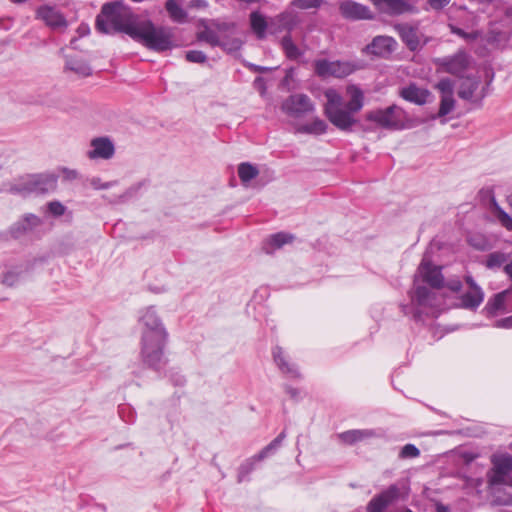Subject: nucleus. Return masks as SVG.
<instances>
[{
	"label": "nucleus",
	"mask_w": 512,
	"mask_h": 512,
	"mask_svg": "<svg viewBox=\"0 0 512 512\" xmlns=\"http://www.w3.org/2000/svg\"><path fill=\"white\" fill-rule=\"evenodd\" d=\"M350 100L344 105L342 96L335 89H327L324 93L327 100L324 114L328 120L339 130L351 132L358 122L355 114L363 107V92L351 85L347 88Z\"/></svg>",
	"instance_id": "obj_1"
},
{
	"label": "nucleus",
	"mask_w": 512,
	"mask_h": 512,
	"mask_svg": "<svg viewBox=\"0 0 512 512\" xmlns=\"http://www.w3.org/2000/svg\"><path fill=\"white\" fill-rule=\"evenodd\" d=\"M141 356L149 367L158 368L167 339V332L153 307L145 309L140 317Z\"/></svg>",
	"instance_id": "obj_2"
},
{
	"label": "nucleus",
	"mask_w": 512,
	"mask_h": 512,
	"mask_svg": "<svg viewBox=\"0 0 512 512\" xmlns=\"http://www.w3.org/2000/svg\"><path fill=\"white\" fill-rule=\"evenodd\" d=\"M140 21L123 1H113L102 6L101 14L96 18V28L105 34L123 32L131 38Z\"/></svg>",
	"instance_id": "obj_3"
},
{
	"label": "nucleus",
	"mask_w": 512,
	"mask_h": 512,
	"mask_svg": "<svg viewBox=\"0 0 512 512\" xmlns=\"http://www.w3.org/2000/svg\"><path fill=\"white\" fill-rule=\"evenodd\" d=\"M58 177L54 174H28L5 185L4 191L26 197L31 194H45L54 191Z\"/></svg>",
	"instance_id": "obj_4"
},
{
	"label": "nucleus",
	"mask_w": 512,
	"mask_h": 512,
	"mask_svg": "<svg viewBox=\"0 0 512 512\" xmlns=\"http://www.w3.org/2000/svg\"><path fill=\"white\" fill-rule=\"evenodd\" d=\"M134 40L142 43L150 50L163 52L173 47V34L170 28L156 27L151 21H140Z\"/></svg>",
	"instance_id": "obj_5"
},
{
	"label": "nucleus",
	"mask_w": 512,
	"mask_h": 512,
	"mask_svg": "<svg viewBox=\"0 0 512 512\" xmlns=\"http://www.w3.org/2000/svg\"><path fill=\"white\" fill-rule=\"evenodd\" d=\"M366 119L377 123L385 129L400 130L405 128L408 119L406 112L397 105H391L385 109L370 111Z\"/></svg>",
	"instance_id": "obj_6"
},
{
	"label": "nucleus",
	"mask_w": 512,
	"mask_h": 512,
	"mask_svg": "<svg viewBox=\"0 0 512 512\" xmlns=\"http://www.w3.org/2000/svg\"><path fill=\"white\" fill-rule=\"evenodd\" d=\"M471 61V56L465 50H458L453 55L436 58L434 63L442 71L463 78V74L469 68Z\"/></svg>",
	"instance_id": "obj_7"
},
{
	"label": "nucleus",
	"mask_w": 512,
	"mask_h": 512,
	"mask_svg": "<svg viewBox=\"0 0 512 512\" xmlns=\"http://www.w3.org/2000/svg\"><path fill=\"white\" fill-rule=\"evenodd\" d=\"M354 70L355 66L349 62L326 59H319L314 62V71L321 78H343L350 75Z\"/></svg>",
	"instance_id": "obj_8"
},
{
	"label": "nucleus",
	"mask_w": 512,
	"mask_h": 512,
	"mask_svg": "<svg viewBox=\"0 0 512 512\" xmlns=\"http://www.w3.org/2000/svg\"><path fill=\"white\" fill-rule=\"evenodd\" d=\"M282 111L292 118H301L315 110L314 103L306 94H293L287 97L282 105Z\"/></svg>",
	"instance_id": "obj_9"
},
{
	"label": "nucleus",
	"mask_w": 512,
	"mask_h": 512,
	"mask_svg": "<svg viewBox=\"0 0 512 512\" xmlns=\"http://www.w3.org/2000/svg\"><path fill=\"white\" fill-rule=\"evenodd\" d=\"M401 497L400 488L396 484L390 485L386 490L374 496L367 504V512H383L396 503Z\"/></svg>",
	"instance_id": "obj_10"
},
{
	"label": "nucleus",
	"mask_w": 512,
	"mask_h": 512,
	"mask_svg": "<svg viewBox=\"0 0 512 512\" xmlns=\"http://www.w3.org/2000/svg\"><path fill=\"white\" fill-rule=\"evenodd\" d=\"M493 467L488 473V483L493 485L503 484L506 476L512 471V456L505 454L492 457Z\"/></svg>",
	"instance_id": "obj_11"
},
{
	"label": "nucleus",
	"mask_w": 512,
	"mask_h": 512,
	"mask_svg": "<svg viewBox=\"0 0 512 512\" xmlns=\"http://www.w3.org/2000/svg\"><path fill=\"white\" fill-rule=\"evenodd\" d=\"M35 15L52 30H64L68 26L65 16L53 6L42 5L37 8Z\"/></svg>",
	"instance_id": "obj_12"
},
{
	"label": "nucleus",
	"mask_w": 512,
	"mask_h": 512,
	"mask_svg": "<svg viewBox=\"0 0 512 512\" xmlns=\"http://www.w3.org/2000/svg\"><path fill=\"white\" fill-rule=\"evenodd\" d=\"M339 11L341 15L348 20H371L374 18L369 7L352 0L340 2Z\"/></svg>",
	"instance_id": "obj_13"
},
{
	"label": "nucleus",
	"mask_w": 512,
	"mask_h": 512,
	"mask_svg": "<svg viewBox=\"0 0 512 512\" xmlns=\"http://www.w3.org/2000/svg\"><path fill=\"white\" fill-rule=\"evenodd\" d=\"M375 7L382 13L389 16H400L406 13H412L415 7L409 0H371Z\"/></svg>",
	"instance_id": "obj_14"
},
{
	"label": "nucleus",
	"mask_w": 512,
	"mask_h": 512,
	"mask_svg": "<svg viewBox=\"0 0 512 512\" xmlns=\"http://www.w3.org/2000/svg\"><path fill=\"white\" fill-rule=\"evenodd\" d=\"M418 273L423 282L427 283L430 287L434 289L444 287V277L440 266H434L424 259L418 267Z\"/></svg>",
	"instance_id": "obj_15"
},
{
	"label": "nucleus",
	"mask_w": 512,
	"mask_h": 512,
	"mask_svg": "<svg viewBox=\"0 0 512 512\" xmlns=\"http://www.w3.org/2000/svg\"><path fill=\"white\" fill-rule=\"evenodd\" d=\"M92 149L87 152L90 159H110L115 153L113 142L108 137H98L91 141Z\"/></svg>",
	"instance_id": "obj_16"
},
{
	"label": "nucleus",
	"mask_w": 512,
	"mask_h": 512,
	"mask_svg": "<svg viewBox=\"0 0 512 512\" xmlns=\"http://www.w3.org/2000/svg\"><path fill=\"white\" fill-rule=\"evenodd\" d=\"M394 28L409 50L416 51L421 48L417 28L408 24H396Z\"/></svg>",
	"instance_id": "obj_17"
},
{
	"label": "nucleus",
	"mask_w": 512,
	"mask_h": 512,
	"mask_svg": "<svg viewBox=\"0 0 512 512\" xmlns=\"http://www.w3.org/2000/svg\"><path fill=\"white\" fill-rule=\"evenodd\" d=\"M396 41L389 36H376L371 44L367 46V50L378 56L390 54L395 49Z\"/></svg>",
	"instance_id": "obj_18"
},
{
	"label": "nucleus",
	"mask_w": 512,
	"mask_h": 512,
	"mask_svg": "<svg viewBox=\"0 0 512 512\" xmlns=\"http://www.w3.org/2000/svg\"><path fill=\"white\" fill-rule=\"evenodd\" d=\"M400 95L406 101L417 105H423L427 102L430 92L427 89L419 88L415 84H410L401 89Z\"/></svg>",
	"instance_id": "obj_19"
},
{
	"label": "nucleus",
	"mask_w": 512,
	"mask_h": 512,
	"mask_svg": "<svg viewBox=\"0 0 512 512\" xmlns=\"http://www.w3.org/2000/svg\"><path fill=\"white\" fill-rule=\"evenodd\" d=\"M435 301V293L427 287L418 285L412 295V302L419 307H432Z\"/></svg>",
	"instance_id": "obj_20"
},
{
	"label": "nucleus",
	"mask_w": 512,
	"mask_h": 512,
	"mask_svg": "<svg viewBox=\"0 0 512 512\" xmlns=\"http://www.w3.org/2000/svg\"><path fill=\"white\" fill-rule=\"evenodd\" d=\"M375 436V432L373 430H348L338 434V438L341 442L352 445L356 442L363 441L368 438H372Z\"/></svg>",
	"instance_id": "obj_21"
},
{
	"label": "nucleus",
	"mask_w": 512,
	"mask_h": 512,
	"mask_svg": "<svg viewBox=\"0 0 512 512\" xmlns=\"http://www.w3.org/2000/svg\"><path fill=\"white\" fill-rule=\"evenodd\" d=\"M484 299L482 289H469L461 296V306L466 309L475 310L480 306Z\"/></svg>",
	"instance_id": "obj_22"
},
{
	"label": "nucleus",
	"mask_w": 512,
	"mask_h": 512,
	"mask_svg": "<svg viewBox=\"0 0 512 512\" xmlns=\"http://www.w3.org/2000/svg\"><path fill=\"white\" fill-rule=\"evenodd\" d=\"M462 82L458 90V96L464 100H471L474 92L478 89L480 81L472 77L461 78Z\"/></svg>",
	"instance_id": "obj_23"
},
{
	"label": "nucleus",
	"mask_w": 512,
	"mask_h": 512,
	"mask_svg": "<svg viewBox=\"0 0 512 512\" xmlns=\"http://www.w3.org/2000/svg\"><path fill=\"white\" fill-rule=\"evenodd\" d=\"M273 358H274V361L276 362L277 366L283 373L289 374L291 377L299 376V373H298L297 369L295 368V366L289 364L285 360V358L283 356L282 348L276 347L273 350Z\"/></svg>",
	"instance_id": "obj_24"
},
{
	"label": "nucleus",
	"mask_w": 512,
	"mask_h": 512,
	"mask_svg": "<svg viewBox=\"0 0 512 512\" xmlns=\"http://www.w3.org/2000/svg\"><path fill=\"white\" fill-rule=\"evenodd\" d=\"M65 68L82 77H87L92 73L91 67L87 62L76 58H67Z\"/></svg>",
	"instance_id": "obj_25"
},
{
	"label": "nucleus",
	"mask_w": 512,
	"mask_h": 512,
	"mask_svg": "<svg viewBox=\"0 0 512 512\" xmlns=\"http://www.w3.org/2000/svg\"><path fill=\"white\" fill-rule=\"evenodd\" d=\"M250 24L258 39L265 38L267 22L262 14H260L258 11L252 12L250 14Z\"/></svg>",
	"instance_id": "obj_26"
},
{
	"label": "nucleus",
	"mask_w": 512,
	"mask_h": 512,
	"mask_svg": "<svg viewBox=\"0 0 512 512\" xmlns=\"http://www.w3.org/2000/svg\"><path fill=\"white\" fill-rule=\"evenodd\" d=\"M327 128L328 125L324 120L316 118L311 123L299 126L297 131L305 134L320 135L324 134L327 131Z\"/></svg>",
	"instance_id": "obj_27"
},
{
	"label": "nucleus",
	"mask_w": 512,
	"mask_h": 512,
	"mask_svg": "<svg viewBox=\"0 0 512 512\" xmlns=\"http://www.w3.org/2000/svg\"><path fill=\"white\" fill-rule=\"evenodd\" d=\"M509 291L505 290L500 293L494 295L491 299L488 300L485 310L490 315H495L499 310L504 309L505 300Z\"/></svg>",
	"instance_id": "obj_28"
},
{
	"label": "nucleus",
	"mask_w": 512,
	"mask_h": 512,
	"mask_svg": "<svg viewBox=\"0 0 512 512\" xmlns=\"http://www.w3.org/2000/svg\"><path fill=\"white\" fill-rule=\"evenodd\" d=\"M487 192L491 195V203L494 207L496 217L503 227L507 230L512 231V217L506 213L496 202L492 189H488Z\"/></svg>",
	"instance_id": "obj_29"
},
{
	"label": "nucleus",
	"mask_w": 512,
	"mask_h": 512,
	"mask_svg": "<svg viewBox=\"0 0 512 512\" xmlns=\"http://www.w3.org/2000/svg\"><path fill=\"white\" fill-rule=\"evenodd\" d=\"M281 46L286 57L290 60H296L302 55V52L293 42L290 34H287L282 38Z\"/></svg>",
	"instance_id": "obj_30"
},
{
	"label": "nucleus",
	"mask_w": 512,
	"mask_h": 512,
	"mask_svg": "<svg viewBox=\"0 0 512 512\" xmlns=\"http://www.w3.org/2000/svg\"><path fill=\"white\" fill-rule=\"evenodd\" d=\"M259 171L256 166L248 162H243L238 166V176L243 184H247L252 179L256 178Z\"/></svg>",
	"instance_id": "obj_31"
},
{
	"label": "nucleus",
	"mask_w": 512,
	"mask_h": 512,
	"mask_svg": "<svg viewBox=\"0 0 512 512\" xmlns=\"http://www.w3.org/2000/svg\"><path fill=\"white\" fill-rule=\"evenodd\" d=\"M165 8L174 21L182 23L186 20L187 13L176 0H167Z\"/></svg>",
	"instance_id": "obj_32"
},
{
	"label": "nucleus",
	"mask_w": 512,
	"mask_h": 512,
	"mask_svg": "<svg viewBox=\"0 0 512 512\" xmlns=\"http://www.w3.org/2000/svg\"><path fill=\"white\" fill-rule=\"evenodd\" d=\"M198 39L201 41H205L211 46H220L222 48H226L225 41H221L218 34L211 29H205L202 32H200L198 35Z\"/></svg>",
	"instance_id": "obj_33"
},
{
	"label": "nucleus",
	"mask_w": 512,
	"mask_h": 512,
	"mask_svg": "<svg viewBox=\"0 0 512 512\" xmlns=\"http://www.w3.org/2000/svg\"><path fill=\"white\" fill-rule=\"evenodd\" d=\"M286 434L285 432H281L270 444H268L266 447H264L257 455V460H263L265 459L270 453L275 451L283 442L285 439Z\"/></svg>",
	"instance_id": "obj_34"
},
{
	"label": "nucleus",
	"mask_w": 512,
	"mask_h": 512,
	"mask_svg": "<svg viewBox=\"0 0 512 512\" xmlns=\"http://www.w3.org/2000/svg\"><path fill=\"white\" fill-rule=\"evenodd\" d=\"M293 240V236L291 234L279 232L274 235H271L268 239L266 245L273 246V248H281L284 244L290 243Z\"/></svg>",
	"instance_id": "obj_35"
},
{
	"label": "nucleus",
	"mask_w": 512,
	"mask_h": 512,
	"mask_svg": "<svg viewBox=\"0 0 512 512\" xmlns=\"http://www.w3.org/2000/svg\"><path fill=\"white\" fill-rule=\"evenodd\" d=\"M455 107L453 95H441L438 117H444L449 114Z\"/></svg>",
	"instance_id": "obj_36"
},
{
	"label": "nucleus",
	"mask_w": 512,
	"mask_h": 512,
	"mask_svg": "<svg viewBox=\"0 0 512 512\" xmlns=\"http://www.w3.org/2000/svg\"><path fill=\"white\" fill-rule=\"evenodd\" d=\"M506 261V256L500 252H494L488 255L486 265L488 268H498Z\"/></svg>",
	"instance_id": "obj_37"
},
{
	"label": "nucleus",
	"mask_w": 512,
	"mask_h": 512,
	"mask_svg": "<svg viewBox=\"0 0 512 512\" xmlns=\"http://www.w3.org/2000/svg\"><path fill=\"white\" fill-rule=\"evenodd\" d=\"M454 86L455 84L453 80L450 78H443L437 83L436 88L441 92L442 95H453Z\"/></svg>",
	"instance_id": "obj_38"
},
{
	"label": "nucleus",
	"mask_w": 512,
	"mask_h": 512,
	"mask_svg": "<svg viewBox=\"0 0 512 512\" xmlns=\"http://www.w3.org/2000/svg\"><path fill=\"white\" fill-rule=\"evenodd\" d=\"M256 455L243 463L239 468L238 481L242 482L245 477L254 469V464L257 462Z\"/></svg>",
	"instance_id": "obj_39"
},
{
	"label": "nucleus",
	"mask_w": 512,
	"mask_h": 512,
	"mask_svg": "<svg viewBox=\"0 0 512 512\" xmlns=\"http://www.w3.org/2000/svg\"><path fill=\"white\" fill-rule=\"evenodd\" d=\"M42 223L41 219L34 215V214H27L22 223H21V226H22V229L23 231H28V230H31L37 226H39L40 224Z\"/></svg>",
	"instance_id": "obj_40"
},
{
	"label": "nucleus",
	"mask_w": 512,
	"mask_h": 512,
	"mask_svg": "<svg viewBox=\"0 0 512 512\" xmlns=\"http://www.w3.org/2000/svg\"><path fill=\"white\" fill-rule=\"evenodd\" d=\"M420 455V450L413 444H406L402 447L399 457L402 459L415 458Z\"/></svg>",
	"instance_id": "obj_41"
},
{
	"label": "nucleus",
	"mask_w": 512,
	"mask_h": 512,
	"mask_svg": "<svg viewBox=\"0 0 512 512\" xmlns=\"http://www.w3.org/2000/svg\"><path fill=\"white\" fill-rule=\"evenodd\" d=\"M185 58L192 63H204L207 56L204 52L198 50H190L186 52Z\"/></svg>",
	"instance_id": "obj_42"
},
{
	"label": "nucleus",
	"mask_w": 512,
	"mask_h": 512,
	"mask_svg": "<svg viewBox=\"0 0 512 512\" xmlns=\"http://www.w3.org/2000/svg\"><path fill=\"white\" fill-rule=\"evenodd\" d=\"M47 208L50 214L55 217H60L66 212V207L60 201H51L47 204Z\"/></svg>",
	"instance_id": "obj_43"
},
{
	"label": "nucleus",
	"mask_w": 512,
	"mask_h": 512,
	"mask_svg": "<svg viewBox=\"0 0 512 512\" xmlns=\"http://www.w3.org/2000/svg\"><path fill=\"white\" fill-rule=\"evenodd\" d=\"M323 0H293L292 4L300 9L318 8Z\"/></svg>",
	"instance_id": "obj_44"
},
{
	"label": "nucleus",
	"mask_w": 512,
	"mask_h": 512,
	"mask_svg": "<svg viewBox=\"0 0 512 512\" xmlns=\"http://www.w3.org/2000/svg\"><path fill=\"white\" fill-rule=\"evenodd\" d=\"M279 26L283 29L291 31L296 24L294 17L290 14H281L278 17Z\"/></svg>",
	"instance_id": "obj_45"
},
{
	"label": "nucleus",
	"mask_w": 512,
	"mask_h": 512,
	"mask_svg": "<svg viewBox=\"0 0 512 512\" xmlns=\"http://www.w3.org/2000/svg\"><path fill=\"white\" fill-rule=\"evenodd\" d=\"M451 33L465 39V40H475L478 37L477 33H467L463 29L456 27L455 25H449Z\"/></svg>",
	"instance_id": "obj_46"
},
{
	"label": "nucleus",
	"mask_w": 512,
	"mask_h": 512,
	"mask_svg": "<svg viewBox=\"0 0 512 512\" xmlns=\"http://www.w3.org/2000/svg\"><path fill=\"white\" fill-rule=\"evenodd\" d=\"M451 0H427L428 5L435 11L445 8Z\"/></svg>",
	"instance_id": "obj_47"
},
{
	"label": "nucleus",
	"mask_w": 512,
	"mask_h": 512,
	"mask_svg": "<svg viewBox=\"0 0 512 512\" xmlns=\"http://www.w3.org/2000/svg\"><path fill=\"white\" fill-rule=\"evenodd\" d=\"M444 286H446L452 292H459L462 288V283L458 278H455L450 279L447 282L444 281Z\"/></svg>",
	"instance_id": "obj_48"
},
{
	"label": "nucleus",
	"mask_w": 512,
	"mask_h": 512,
	"mask_svg": "<svg viewBox=\"0 0 512 512\" xmlns=\"http://www.w3.org/2000/svg\"><path fill=\"white\" fill-rule=\"evenodd\" d=\"M18 281V274L14 272H8L4 275L2 283L7 286H13Z\"/></svg>",
	"instance_id": "obj_49"
},
{
	"label": "nucleus",
	"mask_w": 512,
	"mask_h": 512,
	"mask_svg": "<svg viewBox=\"0 0 512 512\" xmlns=\"http://www.w3.org/2000/svg\"><path fill=\"white\" fill-rule=\"evenodd\" d=\"M91 185H92V187L94 189L101 190V189H108V188H110L112 186V183H110V182L102 183L99 178H93L91 180Z\"/></svg>",
	"instance_id": "obj_50"
},
{
	"label": "nucleus",
	"mask_w": 512,
	"mask_h": 512,
	"mask_svg": "<svg viewBox=\"0 0 512 512\" xmlns=\"http://www.w3.org/2000/svg\"><path fill=\"white\" fill-rule=\"evenodd\" d=\"M495 327L497 328H512V315L495 322Z\"/></svg>",
	"instance_id": "obj_51"
},
{
	"label": "nucleus",
	"mask_w": 512,
	"mask_h": 512,
	"mask_svg": "<svg viewBox=\"0 0 512 512\" xmlns=\"http://www.w3.org/2000/svg\"><path fill=\"white\" fill-rule=\"evenodd\" d=\"M226 43V48H223L224 50H227V51H236L238 49H240L241 47V41L238 40V39H232L231 41L229 42H225Z\"/></svg>",
	"instance_id": "obj_52"
},
{
	"label": "nucleus",
	"mask_w": 512,
	"mask_h": 512,
	"mask_svg": "<svg viewBox=\"0 0 512 512\" xmlns=\"http://www.w3.org/2000/svg\"><path fill=\"white\" fill-rule=\"evenodd\" d=\"M465 281H466L467 285L469 286V289H474V288L481 289V287L475 282V280L473 279L472 276L466 275Z\"/></svg>",
	"instance_id": "obj_53"
},
{
	"label": "nucleus",
	"mask_w": 512,
	"mask_h": 512,
	"mask_svg": "<svg viewBox=\"0 0 512 512\" xmlns=\"http://www.w3.org/2000/svg\"><path fill=\"white\" fill-rule=\"evenodd\" d=\"M483 483L482 479L480 478H477V479H473V478H467L466 479V486H473V487H479L481 486Z\"/></svg>",
	"instance_id": "obj_54"
},
{
	"label": "nucleus",
	"mask_w": 512,
	"mask_h": 512,
	"mask_svg": "<svg viewBox=\"0 0 512 512\" xmlns=\"http://www.w3.org/2000/svg\"><path fill=\"white\" fill-rule=\"evenodd\" d=\"M190 5L195 8H205L208 6V3L205 0H192Z\"/></svg>",
	"instance_id": "obj_55"
},
{
	"label": "nucleus",
	"mask_w": 512,
	"mask_h": 512,
	"mask_svg": "<svg viewBox=\"0 0 512 512\" xmlns=\"http://www.w3.org/2000/svg\"><path fill=\"white\" fill-rule=\"evenodd\" d=\"M286 393L293 399H297L299 395V391L293 387H286Z\"/></svg>",
	"instance_id": "obj_56"
},
{
	"label": "nucleus",
	"mask_w": 512,
	"mask_h": 512,
	"mask_svg": "<svg viewBox=\"0 0 512 512\" xmlns=\"http://www.w3.org/2000/svg\"><path fill=\"white\" fill-rule=\"evenodd\" d=\"M504 271L512 279V260L504 266Z\"/></svg>",
	"instance_id": "obj_57"
},
{
	"label": "nucleus",
	"mask_w": 512,
	"mask_h": 512,
	"mask_svg": "<svg viewBox=\"0 0 512 512\" xmlns=\"http://www.w3.org/2000/svg\"><path fill=\"white\" fill-rule=\"evenodd\" d=\"M413 318L417 321L421 320V311L416 309L413 313Z\"/></svg>",
	"instance_id": "obj_58"
},
{
	"label": "nucleus",
	"mask_w": 512,
	"mask_h": 512,
	"mask_svg": "<svg viewBox=\"0 0 512 512\" xmlns=\"http://www.w3.org/2000/svg\"><path fill=\"white\" fill-rule=\"evenodd\" d=\"M437 512H450L449 509L443 505H437Z\"/></svg>",
	"instance_id": "obj_59"
},
{
	"label": "nucleus",
	"mask_w": 512,
	"mask_h": 512,
	"mask_svg": "<svg viewBox=\"0 0 512 512\" xmlns=\"http://www.w3.org/2000/svg\"><path fill=\"white\" fill-rule=\"evenodd\" d=\"M507 202H508L509 206L512 207V193L507 196Z\"/></svg>",
	"instance_id": "obj_60"
},
{
	"label": "nucleus",
	"mask_w": 512,
	"mask_h": 512,
	"mask_svg": "<svg viewBox=\"0 0 512 512\" xmlns=\"http://www.w3.org/2000/svg\"><path fill=\"white\" fill-rule=\"evenodd\" d=\"M255 70H256V71H260V72H262V71H265V70H266V68H264V67H260V66H257V67L255 68Z\"/></svg>",
	"instance_id": "obj_61"
},
{
	"label": "nucleus",
	"mask_w": 512,
	"mask_h": 512,
	"mask_svg": "<svg viewBox=\"0 0 512 512\" xmlns=\"http://www.w3.org/2000/svg\"><path fill=\"white\" fill-rule=\"evenodd\" d=\"M11 1H12V2H14V3H23V2H25L26 0H11Z\"/></svg>",
	"instance_id": "obj_62"
},
{
	"label": "nucleus",
	"mask_w": 512,
	"mask_h": 512,
	"mask_svg": "<svg viewBox=\"0 0 512 512\" xmlns=\"http://www.w3.org/2000/svg\"><path fill=\"white\" fill-rule=\"evenodd\" d=\"M264 249H265L266 253H270L271 252V250L268 247H266V246L264 247Z\"/></svg>",
	"instance_id": "obj_63"
},
{
	"label": "nucleus",
	"mask_w": 512,
	"mask_h": 512,
	"mask_svg": "<svg viewBox=\"0 0 512 512\" xmlns=\"http://www.w3.org/2000/svg\"><path fill=\"white\" fill-rule=\"evenodd\" d=\"M406 512H412L411 510H407Z\"/></svg>",
	"instance_id": "obj_64"
}]
</instances>
